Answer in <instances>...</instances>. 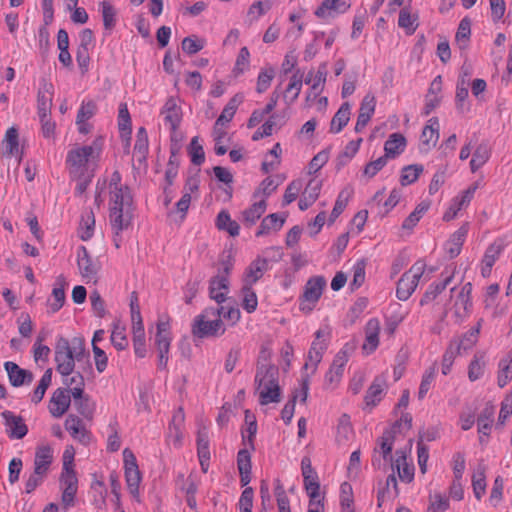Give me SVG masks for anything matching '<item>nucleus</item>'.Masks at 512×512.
Wrapping results in <instances>:
<instances>
[{
    "label": "nucleus",
    "instance_id": "8",
    "mask_svg": "<svg viewBox=\"0 0 512 512\" xmlns=\"http://www.w3.org/2000/svg\"><path fill=\"white\" fill-rule=\"evenodd\" d=\"M123 466L127 489L131 496L139 502L142 474L139 470L137 459L129 448L123 450Z\"/></svg>",
    "mask_w": 512,
    "mask_h": 512
},
{
    "label": "nucleus",
    "instance_id": "44",
    "mask_svg": "<svg viewBox=\"0 0 512 512\" xmlns=\"http://www.w3.org/2000/svg\"><path fill=\"white\" fill-rule=\"evenodd\" d=\"M149 152L148 134L144 127H140L136 133V141L134 145V156L139 163L146 161Z\"/></svg>",
    "mask_w": 512,
    "mask_h": 512
},
{
    "label": "nucleus",
    "instance_id": "12",
    "mask_svg": "<svg viewBox=\"0 0 512 512\" xmlns=\"http://www.w3.org/2000/svg\"><path fill=\"white\" fill-rule=\"evenodd\" d=\"M0 155L2 158H16L18 163L23 159V146L20 142L19 130L16 126L9 127L0 143Z\"/></svg>",
    "mask_w": 512,
    "mask_h": 512
},
{
    "label": "nucleus",
    "instance_id": "21",
    "mask_svg": "<svg viewBox=\"0 0 512 512\" xmlns=\"http://www.w3.org/2000/svg\"><path fill=\"white\" fill-rule=\"evenodd\" d=\"M381 324L378 318H370L364 328L365 339L362 344V352L365 355L373 354L380 343Z\"/></svg>",
    "mask_w": 512,
    "mask_h": 512
},
{
    "label": "nucleus",
    "instance_id": "58",
    "mask_svg": "<svg viewBox=\"0 0 512 512\" xmlns=\"http://www.w3.org/2000/svg\"><path fill=\"white\" fill-rule=\"evenodd\" d=\"M198 186L195 181H188L185 186V191L176 203L177 212L181 214V218L184 219L191 203V193L197 190Z\"/></svg>",
    "mask_w": 512,
    "mask_h": 512
},
{
    "label": "nucleus",
    "instance_id": "48",
    "mask_svg": "<svg viewBox=\"0 0 512 512\" xmlns=\"http://www.w3.org/2000/svg\"><path fill=\"white\" fill-rule=\"evenodd\" d=\"M472 488L475 497L481 500L486 492V467L479 464L472 475Z\"/></svg>",
    "mask_w": 512,
    "mask_h": 512
},
{
    "label": "nucleus",
    "instance_id": "52",
    "mask_svg": "<svg viewBox=\"0 0 512 512\" xmlns=\"http://www.w3.org/2000/svg\"><path fill=\"white\" fill-rule=\"evenodd\" d=\"M51 382H52V369L48 368L42 375L36 388L33 390L32 394L30 396L31 402H33L34 404L40 403L44 398L46 390L51 385Z\"/></svg>",
    "mask_w": 512,
    "mask_h": 512
},
{
    "label": "nucleus",
    "instance_id": "39",
    "mask_svg": "<svg viewBox=\"0 0 512 512\" xmlns=\"http://www.w3.org/2000/svg\"><path fill=\"white\" fill-rule=\"evenodd\" d=\"M284 223V215L278 213L269 214L261 221V224L256 232V236L261 237L272 232H277L283 227Z\"/></svg>",
    "mask_w": 512,
    "mask_h": 512
},
{
    "label": "nucleus",
    "instance_id": "19",
    "mask_svg": "<svg viewBox=\"0 0 512 512\" xmlns=\"http://www.w3.org/2000/svg\"><path fill=\"white\" fill-rule=\"evenodd\" d=\"M1 416L4 420L6 434L10 439L20 440L27 435L28 427L21 416L9 410L2 412Z\"/></svg>",
    "mask_w": 512,
    "mask_h": 512
},
{
    "label": "nucleus",
    "instance_id": "24",
    "mask_svg": "<svg viewBox=\"0 0 512 512\" xmlns=\"http://www.w3.org/2000/svg\"><path fill=\"white\" fill-rule=\"evenodd\" d=\"M505 244L503 240L497 239L493 241L485 250L484 256L481 260L480 271L481 275L486 278L489 277L492 267L504 251Z\"/></svg>",
    "mask_w": 512,
    "mask_h": 512
},
{
    "label": "nucleus",
    "instance_id": "61",
    "mask_svg": "<svg viewBox=\"0 0 512 512\" xmlns=\"http://www.w3.org/2000/svg\"><path fill=\"white\" fill-rule=\"evenodd\" d=\"M275 77V69L272 66L263 67L257 77L256 91L264 93L270 87Z\"/></svg>",
    "mask_w": 512,
    "mask_h": 512
},
{
    "label": "nucleus",
    "instance_id": "6",
    "mask_svg": "<svg viewBox=\"0 0 512 512\" xmlns=\"http://www.w3.org/2000/svg\"><path fill=\"white\" fill-rule=\"evenodd\" d=\"M426 267L425 260L419 259L400 277L396 288V297L399 300L406 301L411 297L423 277Z\"/></svg>",
    "mask_w": 512,
    "mask_h": 512
},
{
    "label": "nucleus",
    "instance_id": "13",
    "mask_svg": "<svg viewBox=\"0 0 512 512\" xmlns=\"http://www.w3.org/2000/svg\"><path fill=\"white\" fill-rule=\"evenodd\" d=\"M231 271L230 265H225L222 271L214 276L209 283L210 298L218 304L223 303L229 293V275Z\"/></svg>",
    "mask_w": 512,
    "mask_h": 512
},
{
    "label": "nucleus",
    "instance_id": "15",
    "mask_svg": "<svg viewBox=\"0 0 512 512\" xmlns=\"http://www.w3.org/2000/svg\"><path fill=\"white\" fill-rule=\"evenodd\" d=\"M64 427L70 436L80 444L87 446L91 443L92 433L77 415L69 414L65 419Z\"/></svg>",
    "mask_w": 512,
    "mask_h": 512
},
{
    "label": "nucleus",
    "instance_id": "32",
    "mask_svg": "<svg viewBox=\"0 0 512 512\" xmlns=\"http://www.w3.org/2000/svg\"><path fill=\"white\" fill-rule=\"evenodd\" d=\"M439 140V120L437 117H432L427 121L424 126L420 141L423 150L428 151L435 147Z\"/></svg>",
    "mask_w": 512,
    "mask_h": 512
},
{
    "label": "nucleus",
    "instance_id": "59",
    "mask_svg": "<svg viewBox=\"0 0 512 512\" xmlns=\"http://www.w3.org/2000/svg\"><path fill=\"white\" fill-rule=\"evenodd\" d=\"M424 168L420 164L405 166L401 171L400 183L402 186H408L416 182L422 174Z\"/></svg>",
    "mask_w": 512,
    "mask_h": 512
},
{
    "label": "nucleus",
    "instance_id": "53",
    "mask_svg": "<svg viewBox=\"0 0 512 512\" xmlns=\"http://www.w3.org/2000/svg\"><path fill=\"white\" fill-rule=\"evenodd\" d=\"M95 217L92 210L85 211L82 215L80 227L78 230L79 237L83 241L89 240L94 234Z\"/></svg>",
    "mask_w": 512,
    "mask_h": 512
},
{
    "label": "nucleus",
    "instance_id": "42",
    "mask_svg": "<svg viewBox=\"0 0 512 512\" xmlns=\"http://www.w3.org/2000/svg\"><path fill=\"white\" fill-rule=\"evenodd\" d=\"M486 353L477 351L468 365V378L471 382L483 377L486 368Z\"/></svg>",
    "mask_w": 512,
    "mask_h": 512
},
{
    "label": "nucleus",
    "instance_id": "55",
    "mask_svg": "<svg viewBox=\"0 0 512 512\" xmlns=\"http://www.w3.org/2000/svg\"><path fill=\"white\" fill-rule=\"evenodd\" d=\"M113 346L117 350H124L128 347V339L126 336V328L120 322L113 324V329L110 336Z\"/></svg>",
    "mask_w": 512,
    "mask_h": 512
},
{
    "label": "nucleus",
    "instance_id": "35",
    "mask_svg": "<svg viewBox=\"0 0 512 512\" xmlns=\"http://www.w3.org/2000/svg\"><path fill=\"white\" fill-rule=\"evenodd\" d=\"M386 388L385 381L376 377L368 388L364 397L365 408L373 409L380 403Z\"/></svg>",
    "mask_w": 512,
    "mask_h": 512
},
{
    "label": "nucleus",
    "instance_id": "50",
    "mask_svg": "<svg viewBox=\"0 0 512 512\" xmlns=\"http://www.w3.org/2000/svg\"><path fill=\"white\" fill-rule=\"evenodd\" d=\"M436 376H437V365H436V363H433L431 366H429L427 369H425V371L422 375L419 390H418V399L419 400H423L426 397L428 391L432 388V386L435 382Z\"/></svg>",
    "mask_w": 512,
    "mask_h": 512
},
{
    "label": "nucleus",
    "instance_id": "57",
    "mask_svg": "<svg viewBox=\"0 0 512 512\" xmlns=\"http://www.w3.org/2000/svg\"><path fill=\"white\" fill-rule=\"evenodd\" d=\"M242 307L247 313H253L258 307V298L252 286L242 285Z\"/></svg>",
    "mask_w": 512,
    "mask_h": 512
},
{
    "label": "nucleus",
    "instance_id": "5",
    "mask_svg": "<svg viewBox=\"0 0 512 512\" xmlns=\"http://www.w3.org/2000/svg\"><path fill=\"white\" fill-rule=\"evenodd\" d=\"M225 325L221 319V310L215 307L205 308L197 315L192 324V333L199 338L217 337L225 333Z\"/></svg>",
    "mask_w": 512,
    "mask_h": 512
},
{
    "label": "nucleus",
    "instance_id": "62",
    "mask_svg": "<svg viewBox=\"0 0 512 512\" xmlns=\"http://www.w3.org/2000/svg\"><path fill=\"white\" fill-rule=\"evenodd\" d=\"M470 34H471L470 21L468 19L464 18L460 21L456 35H455L456 44L458 45V47L461 50H464L467 48Z\"/></svg>",
    "mask_w": 512,
    "mask_h": 512
},
{
    "label": "nucleus",
    "instance_id": "14",
    "mask_svg": "<svg viewBox=\"0 0 512 512\" xmlns=\"http://www.w3.org/2000/svg\"><path fill=\"white\" fill-rule=\"evenodd\" d=\"M456 272V266H447L441 273V280L439 282H433L430 284L425 291L424 295L420 300V305L424 306L433 302L439 294H441L452 282Z\"/></svg>",
    "mask_w": 512,
    "mask_h": 512
},
{
    "label": "nucleus",
    "instance_id": "51",
    "mask_svg": "<svg viewBox=\"0 0 512 512\" xmlns=\"http://www.w3.org/2000/svg\"><path fill=\"white\" fill-rule=\"evenodd\" d=\"M493 409L485 408L477 419L479 441L485 442L484 437H488L492 428Z\"/></svg>",
    "mask_w": 512,
    "mask_h": 512
},
{
    "label": "nucleus",
    "instance_id": "60",
    "mask_svg": "<svg viewBox=\"0 0 512 512\" xmlns=\"http://www.w3.org/2000/svg\"><path fill=\"white\" fill-rule=\"evenodd\" d=\"M354 496L350 483L343 482L340 486V505L342 512H354Z\"/></svg>",
    "mask_w": 512,
    "mask_h": 512
},
{
    "label": "nucleus",
    "instance_id": "47",
    "mask_svg": "<svg viewBox=\"0 0 512 512\" xmlns=\"http://www.w3.org/2000/svg\"><path fill=\"white\" fill-rule=\"evenodd\" d=\"M242 101V95L236 94L235 96H233L226 104V106L223 108L221 114L219 115L215 122L222 124L223 126H228V124L233 119L238 106L242 103Z\"/></svg>",
    "mask_w": 512,
    "mask_h": 512
},
{
    "label": "nucleus",
    "instance_id": "54",
    "mask_svg": "<svg viewBox=\"0 0 512 512\" xmlns=\"http://www.w3.org/2000/svg\"><path fill=\"white\" fill-rule=\"evenodd\" d=\"M481 329V324L478 323L476 327L470 329L465 333L459 342H452L454 347H459V353L461 350L467 351L472 349L478 342V337Z\"/></svg>",
    "mask_w": 512,
    "mask_h": 512
},
{
    "label": "nucleus",
    "instance_id": "28",
    "mask_svg": "<svg viewBox=\"0 0 512 512\" xmlns=\"http://www.w3.org/2000/svg\"><path fill=\"white\" fill-rule=\"evenodd\" d=\"M269 269V262L266 258L257 257L245 269L242 276V285L253 286Z\"/></svg>",
    "mask_w": 512,
    "mask_h": 512
},
{
    "label": "nucleus",
    "instance_id": "43",
    "mask_svg": "<svg viewBox=\"0 0 512 512\" xmlns=\"http://www.w3.org/2000/svg\"><path fill=\"white\" fill-rule=\"evenodd\" d=\"M351 116V105L344 102L333 116L330 123V132L337 134L347 125Z\"/></svg>",
    "mask_w": 512,
    "mask_h": 512
},
{
    "label": "nucleus",
    "instance_id": "7",
    "mask_svg": "<svg viewBox=\"0 0 512 512\" xmlns=\"http://www.w3.org/2000/svg\"><path fill=\"white\" fill-rule=\"evenodd\" d=\"M170 320L167 316H161L156 323V334L154 337V345L158 352L159 369H166L169 361V351L172 341Z\"/></svg>",
    "mask_w": 512,
    "mask_h": 512
},
{
    "label": "nucleus",
    "instance_id": "40",
    "mask_svg": "<svg viewBox=\"0 0 512 512\" xmlns=\"http://www.w3.org/2000/svg\"><path fill=\"white\" fill-rule=\"evenodd\" d=\"M431 207L430 200H423L416 205L414 210L404 219L402 229L411 232L428 212Z\"/></svg>",
    "mask_w": 512,
    "mask_h": 512
},
{
    "label": "nucleus",
    "instance_id": "63",
    "mask_svg": "<svg viewBox=\"0 0 512 512\" xmlns=\"http://www.w3.org/2000/svg\"><path fill=\"white\" fill-rule=\"evenodd\" d=\"M250 67V52L247 47H242L236 58L232 73L238 77L248 71Z\"/></svg>",
    "mask_w": 512,
    "mask_h": 512
},
{
    "label": "nucleus",
    "instance_id": "9",
    "mask_svg": "<svg viewBox=\"0 0 512 512\" xmlns=\"http://www.w3.org/2000/svg\"><path fill=\"white\" fill-rule=\"evenodd\" d=\"M326 279L323 276H314L308 279L300 297L299 309L303 313H310L316 307L326 287Z\"/></svg>",
    "mask_w": 512,
    "mask_h": 512
},
{
    "label": "nucleus",
    "instance_id": "4",
    "mask_svg": "<svg viewBox=\"0 0 512 512\" xmlns=\"http://www.w3.org/2000/svg\"><path fill=\"white\" fill-rule=\"evenodd\" d=\"M83 352L84 348L81 344L78 346L71 345L67 338L58 336L54 348L56 371L62 377L70 376L75 369V360L79 359Z\"/></svg>",
    "mask_w": 512,
    "mask_h": 512
},
{
    "label": "nucleus",
    "instance_id": "46",
    "mask_svg": "<svg viewBox=\"0 0 512 512\" xmlns=\"http://www.w3.org/2000/svg\"><path fill=\"white\" fill-rule=\"evenodd\" d=\"M491 150L487 144H479L473 152L472 159L470 160V169L473 173L482 168L490 159Z\"/></svg>",
    "mask_w": 512,
    "mask_h": 512
},
{
    "label": "nucleus",
    "instance_id": "29",
    "mask_svg": "<svg viewBox=\"0 0 512 512\" xmlns=\"http://www.w3.org/2000/svg\"><path fill=\"white\" fill-rule=\"evenodd\" d=\"M10 384L13 387H21L29 385L33 381V374L26 369L21 368L18 364L7 361L4 363Z\"/></svg>",
    "mask_w": 512,
    "mask_h": 512
},
{
    "label": "nucleus",
    "instance_id": "23",
    "mask_svg": "<svg viewBox=\"0 0 512 512\" xmlns=\"http://www.w3.org/2000/svg\"><path fill=\"white\" fill-rule=\"evenodd\" d=\"M475 190L476 187H469L455 196L451 200L447 210L444 212L443 220L448 222L455 219L462 209L468 207L474 196Z\"/></svg>",
    "mask_w": 512,
    "mask_h": 512
},
{
    "label": "nucleus",
    "instance_id": "26",
    "mask_svg": "<svg viewBox=\"0 0 512 512\" xmlns=\"http://www.w3.org/2000/svg\"><path fill=\"white\" fill-rule=\"evenodd\" d=\"M468 232L469 223L465 222L454 233L451 234L444 245L445 253L449 258H456L461 253Z\"/></svg>",
    "mask_w": 512,
    "mask_h": 512
},
{
    "label": "nucleus",
    "instance_id": "16",
    "mask_svg": "<svg viewBox=\"0 0 512 512\" xmlns=\"http://www.w3.org/2000/svg\"><path fill=\"white\" fill-rule=\"evenodd\" d=\"M348 362V354L346 351H339L333 359L329 370L325 374L324 383L329 389H334L340 383L343 375L345 366Z\"/></svg>",
    "mask_w": 512,
    "mask_h": 512
},
{
    "label": "nucleus",
    "instance_id": "31",
    "mask_svg": "<svg viewBox=\"0 0 512 512\" xmlns=\"http://www.w3.org/2000/svg\"><path fill=\"white\" fill-rule=\"evenodd\" d=\"M321 188L322 181L319 178L313 177L310 179L300 197L298 203L299 209L304 211L312 206V204L318 199Z\"/></svg>",
    "mask_w": 512,
    "mask_h": 512
},
{
    "label": "nucleus",
    "instance_id": "1",
    "mask_svg": "<svg viewBox=\"0 0 512 512\" xmlns=\"http://www.w3.org/2000/svg\"><path fill=\"white\" fill-rule=\"evenodd\" d=\"M101 153V139H96L91 145H75L67 152L66 169L70 178L78 181L77 189L80 192L94 177Z\"/></svg>",
    "mask_w": 512,
    "mask_h": 512
},
{
    "label": "nucleus",
    "instance_id": "27",
    "mask_svg": "<svg viewBox=\"0 0 512 512\" xmlns=\"http://www.w3.org/2000/svg\"><path fill=\"white\" fill-rule=\"evenodd\" d=\"M472 284L470 282L465 283L459 290L455 303L454 312L457 318L465 319L472 312Z\"/></svg>",
    "mask_w": 512,
    "mask_h": 512
},
{
    "label": "nucleus",
    "instance_id": "22",
    "mask_svg": "<svg viewBox=\"0 0 512 512\" xmlns=\"http://www.w3.org/2000/svg\"><path fill=\"white\" fill-rule=\"evenodd\" d=\"M394 434L390 430L384 431L382 436L377 440L372 456V465L380 466L381 459L384 461L392 460L391 453L394 447Z\"/></svg>",
    "mask_w": 512,
    "mask_h": 512
},
{
    "label": "nucleus",
    "instance_id": "10",
    "mask_svg": "<svg viewBox=\"0 0 512 512\" xmlns=\"http://www.w3.org/2000/svg\"><path fill=\"white\" fill-rule=\"evenodd\" d=\"M330 339V330L326 327H321L315 332V339L313 340L307 354V360L304 364V369L311 370L314 373L318 364L321 362L324 352L328 347Z\"/></svg>",
    "mask_w": 512,
    "mask_h": 512
},
{
    "label": "nucleus",
    "instance_id": "20",
    "mask_svg": "<svg viewBox=\"0 0 512 512\" xmlns=\"http://www.w3.org/2000/svg\"><path fill=\"white\" fill-rule=\"evenodd\" d=\"M71 405L68 389L57 388L51 395L48 403V410L53 418H61L69 410Z\"/></svg>",
    "mask_w": 512,
    "mask_h": 512
},
{
    "label": "nucleus",
    "instance_id": "25",
    "mask_svg": "<svg viewBox=\"0 0 512 512\" xmlns=\"http://www.w3.org/2000/svg\"><path fill=\"white\" fill-rule=\"evenodd\" d=\"M68 286L66 279L63 275H59L54 283L51 296L47 300V312L55 314L64 305L66 300L65 289Z\"/></svg>",
    "mask_w": 512,
    "mask_h": 512
},
{
    "label": "nucleus",
    "instance_id": "17",
    "mask_svg": "<svg viewBox=\"0 0 512 512\" xmlns=\"http://www.w3.org/2000/svg\"><path fill=\"white\" fill-rule=\"evenodd\" d=\"M160 115L163 118L164 125L175 133L182 121V109L175 97H169L161 109Z\"/></svg>",
    "mask_w": 512,
    "mask_h": 512
},
{
    "label": "nucleus",
    "instance_id": "49",
    "mask_svg": "<svg viewBox=\"0 0 512 512\" xmlns=\"http://www.w3.org/2000/svg\"><path fill=\"white\" fill-rule=\"evenodd\" d=\"M216 226L219 230H224L229 233L230 236H238L240 232L239 224L231 219L228 211L222 210L218 213L216 218Z\"/></svg>",
    "mask_w": 512,
    "mask_h": 512
},
{
    "label": "nucleus",
    "instance_id": "18",
    "mask_svg": "<svg viewBox=\"0 0 512 512\" xmlns=\"http://www.w3.org/2000/svg\"><path fill=\"white\" fill-rule=\"evenodd\" d=\"M184 422H185V413L182 407H179L175 410L172 420L168 426L167 432V442L173 445L175 448H180L182 446V441L184 437Z\"/></svg>",
    "mask_w": 512,
    "mask_h": 512
},
{
    "label": "nucleus",
    "instance_id": "41",
    "mask_svg": "<svg viewBox=\"0 0 512 512\" xmlns=\"http://www.w3.org/2000/svg\"><path fill=\"white\" fill-rule=\"evenodd\" d=\"M512 381V349L498 363L497 384L504 388Z\"/></svg>",
    "mask_w": 512,
    "mask_h": 512
},
{
    "label": "nucleus",
    "instance_id": "33",
    "mask_svg": "<svg viewBox=\"0 0 512 512\" xmlns=\"http://www.w3.org/2000/svg\"><path fill=\"white\" fill-rule=\"evenodd\" d=\"M396 458L392 462V467L397 471L398 477L402 482L410 483L414 479V465L408 462L404 451H396Z\"/></svg>",
    "mask_w": 512,
    "mask_h": 512
},
{
    "label": "nucleus",
    "instance_id": "64",
    "mask_svg": "<svg viewBox=\"0 0 512 512\" xmlns=\"http://www.w3.org/2000/svg\"><path fill=\"white\" fill-rule=\"evenodd\" d=\"M449 509V499L441 492H435L429 497L427 512H445Z\"/></svg>",
    "mask_w": 512,
    "mask_h": 512
},
{
    "label": "nucleus",
    "instance_id": "36",
    "mask_svg": "<svg viewBox=\"0 0 512 512\" xmlns=\"http://www.w3.org/2000/svg\"><path fill=\"white\" fill-rule=\"evenodd\" d=\"M406 145V138L401 133H392L384 144L385 154L383 156L387 160L394 159L404 152Z\"/></svg>",
    "mask_w": 512,
    "mask_h": 512
},
{
    "label": "nucleus",
    "instance_id": "38",
    "mask_svg": "<svg viewBox=\"0 0 512 512\" xmlns=\"http://www.w3.org/2000/svg\"><path fill=\"white\" fill-rule=\"evenodd\" d=\"M237 468L242 487L247 486L251 481V455L248 449H241L237 454Z\"/></svg>",
    "mask_w": 512,
    "mask_h": 512
},
{
    "label": "nucleus",
    "instance_id": "11",
    "mask_svg": "<svg viewBox=\"0 0 512 512\" xmlns=\"http://www.w3.org/2000/svg\"><path fill=\"white\" fill-rule=\"evenodd\" d=\"M77 266L80 275L86 282H96L101 270V262L97 257H92L85 246L77 248Z\"/></svg>",
    "mask_w": 512,
    "mask_h": 512
},
{
    "label": "nucleus",
    "instance_id": "30",
    "mask_svg": "<svg viewBox=\"0 0 512 512\" xmlns=\"http://www.w3.org/2000/svg\"><path fill=\"white\" fill-rule=\"evenodd\" d=\"M350 8L346 0H323L321 5L315 10L318 18H333L338 14L345 13Z\"/></svg>",
    "mask_w": 512,
    "mask_h": 512
},
{
    "label": "nucleus",
    "instance_id": "37",
    "mask_svg": "<svg viewBox=\"0 0 512 512\" xmlns=\"http://www.w3.org/2000/svg\"><path fill=\"white\" fill-rule=\"evenodd\" d=\"M53 458V449L49 445L38 446L35 452L34 470L47 474Z\"/></svg>",
    "mask_w": 512,
    "mask_h": 512
},
{
    "label": "nucleus",
    "instance_id": "45",
    "mask_svg": "<svg viewBox=\"0 0 512 512\" xmlns=\"http://www.w3.org/2000/svg\"><path fill=\"white\" fill-rule=\"evenodd\" d=\"M303 85V75L297 71L289 80V83L284 91V99L287 103L292 104L298 98Z\"/></svg>",
    "mask_w": 512,
    "mask_h": 512
},
{
    "label": "nucleus",
    "instance_id": "2",
    "mask_svg": "<svg viewBox=\"0 0 512 512\" xmlns=\"http://www.w3.org/2000/svg\"><path fill=\"white\" fill-rule=\"evenodd\" d=\"M255 392L259 404L269 405L281 401L282 390L279 384V369L272 364H261L257 367L255 379Z\"/></svg>",
    "mask_w": 512,
    "mask_h": 512
},
{
    "label": "nucleus",
    "instance_id": "34",
    "mask_svg": "<svg viewBox=\"0 0 512 512\" xmlns=\"http://www.w3.org/2000/svg\"><path fill=\"white\" fill-rule=\"evenodd\" d=\"M267 209L265 199H254L252 205L242 211V223L246 227H252L261 218Z\"/></svg>",
    "mask_w": 512,
    "mask_h": 512
},
{
    "label": "nucleus",
    "instance_id": "3",
    "mask_svg": "<svg viewBox=\"0 0 512 512\" xmlns=\"http://www.w3.org/2000/svg\"><path fill=\"white\" fill-rule=\"evenodd\" d=\"M109 194V222L114 235L118 236L131 224L132 196L129 188H115Z\"/></svg>",
    "mask_w": 512,
    "mask_h": 512
},
{
    "label": "nucleus",
    "instance_id": "56",
    "mask_svg": "<svg viewBox=\"0 0 512 512\" xmlns=\"http://www.w3.org/2000/svg\"><path fill=\"white\" fill-rule=\"evenodd\" d=\"M398 25L405 29L407 34L411 35L418 27V16L412 14L407 8H404L399 13Z\"/></svg>",
    "mask_w": 512,
    "mask_h": 512
}]
</instances>
